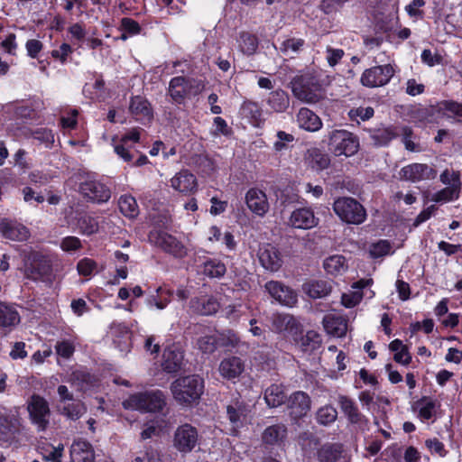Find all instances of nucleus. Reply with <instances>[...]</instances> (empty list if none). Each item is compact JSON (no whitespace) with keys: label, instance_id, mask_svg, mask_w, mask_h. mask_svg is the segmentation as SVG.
Returning <instances> with one entry per match:
<instances>
[{"label":"nucleus","instance_id":"obj_1","mask_svg":"<svg viewBox=\"0 0 462 462\" xmlns=\"http://www.w3.org/2000/svg\"><path fill=\"white\" fill-rule=\"evenodd\" d=\"M204 379L198 374L181 376L171 386L175 401L182 406L198 403L204 393Z\"/></svg>","mask_w":462,"mask_h":462},{"label":"nucleus","instance_id":"obj_2","mask_svg":"<svg viewBox=\"0 0 462 462\" xmlns=\"http://www.w3.org/2000/svg\"><path fill=\"white\" fill-rule=\"evenodd\" d=\"M290 87L293 96L302 102L316 104L323 98L319 79L311 73L296 75Z\"/></svg>","mask_w":462,"mask_h":462},{"label":"nucleus","instance_id":"obj_3","mask_svg":"<svg viewBox=\"0 0 462 462\" xmlns=\"http://www.w3.org/2000/svg\"><path fill=\"white\" fill-rule=\"evenodd\" d=\"M203 88L204 85L199 79L176 76L170 80L167 94L170 96L172 104L183 105L186 99L199 95Z\"/></svg>","mask_w":462,"mask_h":462},{"label":"nucleus","instance_id":"obj_4","mask_svg":"<svg viewBox=\"0 0 462 462\" xmlns=\"http://www.w3.org/2000/svg\"><path fill=\"white\" fill-rule=\"evenodd\" d=\"M125 409H131L144 412H157L163 410L166 405L164 393L160 391H146L137 393L124 401Z\"/></svg>","mask_w":462,"mask_h":462},{"label":"nucleus","instance_id":"obj_5","mask_svg":"<svg viewBox=\"0 0 462 462\" xmlns=\"http://www.w3.org/2000/svg\"><path fill=\"white\" fill-rule=\"evenodd\" d=\"M335 214L345 223L360 225L366 219V210L356 199L339 197L333 203Z\"/></svg>","mask_w":462,"mask_h":462},{"label":"nucleus","instance_id":"obj_6","mask_svg":"<svg viewBox=\"0 0 462 462\" xmlns=\"http://www.w3.org/2000/svg\"><path fill=\"white\" fill-rule=\"evenodd\" d=\"M26 410L31 423L38 432L45 431L49 428L51 411L48 401L43 396L32 393L26 401Z\"/></svg>","mask_w":462,"mask_h":462},{"label":"nucleus","instance_id":"obj_7","mask_svg":"<svg viewBox=\"0 0 462 462\" xmlns=\"http://www.w3.org/2000/svg\"><path fill=\"white\" fill-rule=\"evenodd\" d=\"M358 147V139L346 130H333L328 134V150L335 156H352Z\"/></svg>","mask_w":462,"mask_h":462},{"label":"nucleus","instance_id":"obj_8","mask_svg":"<svg viewBox=\"0 0 462 462\" xmlns=\"http://www.w3.org/2000/svg\"><path fill=\"white\" fill-rule=\"evenodd\" d=\"M394 72L391 64L374 66L362 73L360 82L366 88L383 87L389 83Z\"/></svg>","mask_w":462,"mask_h":462},{"label":"nucleus","instance_id":"obj_9","mask_svg":"<svg viewBox=\"0 0 462 462\" xmlns=\"http://www.w3.org/2000/svg\"><path fill=\"white\" fill-rule=\"evenodd\" d=\"M199 442V432L189 423L180 425L173 435V447L180 453L191 452Z\"/></svg>","mask_w":462,"mask_h":462},{"label":"nucleus","instance_id":"obj_10","mask_svg":"<svg viewBox=\"0 0 462 462\" xmlns=\"http://www.w3.org/2000/svg\"><path fill=\"white\" fill-rule=\"evenodd\" d=\"M437 170L425 163H411L402 167L399 172L400 179L411 182L431 180L437 177Z\"/></svg>","mask_w":462,"mask_h":462},{"label":"nucleus","instance_id":"obj_11","mask_svg":"<svg viewBox=\"0 0 462 462\" xmlns=\"http://www.w3.org/2000/svg\"><path fill=\"white\" fill-rule=\"evenodd\" d=\"M20 419L14 414H0V446L9 447L17 441L20 434Z\"/></svg>","mask_w":462,"mask_h":462},{"label":"nucleus","instance_id":"obj_12","mask_svg":"<svg viewBox=\"0 0 462 462\" xmlns=\"http://www.w3.org/2000/svg\"><path fill=\"white\" fill-rule=\"evenodd\" d=\"M338 404L350 424L357 426L361 430H368L369 420L358 409L356 403L348 396L340 395Z\"/></svg>","mask_w":462,"mask_h":462},{"label":"nucleus","instance_id":"obj_13","mask_svg":"<svg viewBox=\"0 0 462 462\" xmlns=\"http://www.w3.org/2000/svg\"><path fill=\"white\" fill-rule=\"evenodd\" d=\"M79 191L85 199L94 203H104L111 197L110 189L104 183L95 180H88L82 182Z\"/></svg>","mask_w":462,"mask_h":462},{"label":"nucleus","instance_id":"obj_14","mask_svg":"<svg viewBox=\"0 0 462 462\" xmlns=\"http://www.w3.org/2000/svg\"><path fill=\"white\" fill-rule=\"evenodd\" d=\"M286 405L290 416L298 420L305 417L310 411L311 400L307 393L296 391L287 398Z\"/></svg>","mask_w":462,"mask_h":462},{"label":"nucleus","instance_id":"obj_15","mask_svg":"<svg viewBox=\"0 0 462 462\" xmlns=\"http://www.w3.org/2000/svg\"><path fill=\"white\" fill-rule=\"evenodd\" d=\"M149 242L161 247L174 256H181L183 250L182 245L171 235L160 230L152 229L148 235Z\"/></svg>","mask_w":462,"mask_h":462},{"label":"nucleus","instance_id":"obj_16","mask_svg":"<svg viewBox=\"0 0 462 462\" xmlns=\"http://www.w3.org/2000/svg\"><path fill=\"white\" fill-rule=\"evenodd\" d=\"M247 415L246 405L244 402L236 401L226 406V418L230 423V433L237 436L239 430L244 427Z\"/></svg>","mask_w":462,"mask_h":462},{"label":"nucleus","instance_id":"obj_17","mask_svg":"<svg viewBox=\"0 0 462 462\" xmlns=\"http://www.w3.org/2000/svg\"><path fill=\"white\" fill-rule=\"evenodd\" d=\"M139 140L140 131L137 128H134L121 137L120 143L114 146V151L122 160L130 163L139 152L132 146H129L128 143H138Z\"/></svg>","mask_w":462,"mask_h":462},{"label":"nucleus","instance_id":"obj_18","mask_svg":"<svg viewBox=\"0 0 462 462\" xmlns=\"http://www.w3.org/2000/svg\"><path fill=\"white\" fill-rule=\"evenodd\" d=\"M51 262H24V273L33 281L51 282L53 270Z\"/></svg>","mask_w":462,"mask_h":462},{"label":"nucleus","instance_id":"obj_19","mask_svg":"<svg viewBox=\"0 0 462 462\" xmlns=\"http://www.w3.org/2000/svg\"><path fill=\"white\" fill-rule=\"evenodd\" d=\"M440 406L439 402L431 396L423 395L411 403V411L417 412L421 421L431 420L436 413L437 408Z\"/></svg>","mask_w":462,"mask_h":462},{"label":"nucleus","instance_id":"obj_20","mask_svg":"<svg viewBox=\"0 0 462 462\" xmlns=\"http://www.w3.org/2000/svg\"><path fill=\"white\" fill-rule=\"evenodd\" d=\"M0 232L5 238L14 241H24L30 236V232L25 226L7 218L1 220Z\"/></svg>","mask_w":462,"mask_h":462},{"label":"nucleus","instance_id":"obj_21","mask_svg":"<svg viewBox=\"0 0 462 462\" xmlns=\"http://www.w3.org/2000/svg\"><path fill=\"white\" fill-rule=\"evenodd\" d=\"M221 376L228 381L237 379L245 371V362L238 356L225 357L219 365Z\"/></svg>","mask_w":462,"mask_h":462},{"label":"nucleus","instance_id":"obj_22","mask_svg":"<svg viewBox=\"0 0 462 462\" xmlns=\"http://www.w3.org/2000/svg\"><path fill=\"white\" fill-rule=\"evenodd\" d=\"M70 458L72 462H95L93 446L86 439L74 440L70 447Z\"/></svg>","mask_w":462,"mask_h":462},{"label":"nucleus","instance_id":"obj_23","mask_svg":"<svg viewBox=\"0 0 462 462\" xmlns=\"http://www.w3.org/2000/svg\"><path fill=\"white\" fill-rule=\"evenodd\" d=\"M220 305L217 300L213 296H200L192 298L189 301V309L192 312L202 315L209 316L217 312Z\"/></svg>","mask_w":462,"mask_h":462},{"label":"nucleus","instance_id":"obj_24","mask_svg":"<svg viewBox=\"0 0 462 462\" xmlns=\"http://www.w3.org/2000/svg\"><path fill=\"white\" fill-rule=\"evenodd\" d=\"M129 110L137 121L151 122L153 111L150 102L143 97L134 96L131 98Z\"/></svg>","mask_w":462,"mask_h":462},{"label":"nucleus","instance_id":"obj_25","mask_svg":"<svg viewBox=\"0 0 462 462\" xmlns=\"http://www.w3.org/2000/svg\"><path fill=\"white\" fill-rule=\"evenodd\" d=\"M289 223L295 228L310 229L317 226L318 219L315 217L312 209L300 208L291 212Z\"/></svg>","mask_w":462,"mask_h":462},{"label":"nucleus","instance_id":"obj_26","mask_svg":"<svg viewBox=\"0 0 462 462\" xmlns=\"http://www.w3.org/2000/svg\"><path fill=\"white\" fill-rule=\"evenodd\" d=\"M248 208L257 216L263 217L269 209L266 194L257 189H250L245 195Z\"/></svg>","mask_w":462,"mask_h":462},{"label":"nucleus","instance_id":"obj_27","mask_svg":"<svg viewBox=\"0 0 462 462\" xmlns=\"http://www.w3.org/2000/svg\"><path fill=\"white\" fill-rule=\"evenodd\" d=\"M171 186L181 193H193L197 190L198 183L194 174L188 170L176 173L171 180Z\"/></svg>","mask_w":462,"mask_h":462},{"label":"nucleus","instance_id":"obj_28","mask_svg":"<svg viewBox=\"0 0 462 462\" xmlns=\"http://www.w3.org/2000/svg\"><path fill=\"white\" fill-rule=\"evenodd\" d=\"M461 189V181L458 172H452V183L434 193L431 200L437 203L449 202L457 199Z\"/></svg>","mask_w":462,"mask_h":462},{"label":"nucleus","instance_id":"obj_29","mask_svg":"<svg viewBox=\"0 0 462 462\" xmlns=\"http://www.w3.org/2000/svg\"><path fill=\"white\" fill-rule=\"evenodd\" d=\"M183 353L172 346H168L162 354V367L167 374L177 373L180 370L183 361Z\"/></svg>","mask_w":462,"mask_h":462},{"label":"nucleus","instance_id":"obj_30","mask_svg":"<svg viewBox=\"0 0 462 462\" xmlns=\"http://www.w3.org/2000/svg\"><path fill=\"white\" fill-rule=\"evenodd\" d=\"M342 444L326 443L317 451L319 462H346Z\"/></svg>","mask_w":462,"mask_h":462},{"label":"nucleus","instance_id":"obj_31","mask_svg":"<svg viewBox=\"0 0 462 462\" xmlns=\"http://www.w3.org/2000/svg\"><path fill=\"white\" fill-rule=\"evenodd\" d=\"M296 117L299 127L308 132H316L322 127L319 116L307 107H301Z\"/></svg>","mask_w":462,"mask_h":462},{"label":"nucleus","instance_id":"obj_32","mask_svg":"<svg viewBox=\"0 0 462 462\" xmlns=\"http://www.w3.org/2000/svg\"><path fill=\"white\" fill-rule=\"evenodd\" d=\"M287 437V427L282 423L268 426L262 434L263 443L280 446Z\"/></svg>","mask_w":462,"mask_h":462},{"label":"nucleus","instance_id":"obj_33","mask_svg":"<svg viewBox=\"0 0 462 462\" xmlns=\"http://www.w3.org/2000/svg\"><path fill=\"white\" fill-rule=\"evenodd\" d=\"M265 102L272 111L283 113L290 106V97L283 89L277 88L268 94Z\"/></svg>","mask_w":462,"mask_h":462},{"label":"nucleus","instance_id":"obj_34","mask_svg":"<svg viewBox=\"0 0 462 462\" xmlns=\"http://www.w3.org/2000/svg\"><path fill=\"white\" fill-rule=\"evenodd\" d=\"M322 344L321 336L315 330H308L297 341L299 349L306 355H311L318 350Z\"/></svg>","mask_w":462,"mask_h":462},{"label":"nucleus","instance_id":"obj_35","mask_svg":"<svg viewBox=\"0 0 462 462\" xmlns=\"http://www.w3.org/2000/svg\"><path fill=\"white\" fill-rule=\"evenodd\" d=\"M287 395L282 384L273 383L264 391V400L271 408H277L287 402Z\"/></svg>","mask_w":462,"mask_h":462},{"label":"nucleus","instance_id":"obj_36","mask_svg":"<svg viewBox=\"0 0 462 462\" xmlns=\"http://www.w3.org/2000/svg\"><path fill=\"white\" fill-rule=\"evenodd\" d=\"M269 293L278 301L290 305L296 301V295L290 293L287 287L279 282L271 281L265 285Z\"/></svg>","mask_w":462,"mask_h":462},{"label":"nucleus","instance_id":"obj_37","mask_svg":"<svg viewBox=\"0 0 462 462\" xmlns=\"http://www.w3.org/2000/svg\"><path fill=\"white\" fill-rule=\"evenodd\" d=\"M20 319V315L14 307L0 301V328L12 329Z\"/></svg>","mask_w":462,"mask_h":462},{"label":"nucleus","instance_id":"obj_38","mask_svg":"<svg viewBox=\"0 0 462 462\" xmlns=\"http://www.w3.org/2000/svg\"><path fill=\"white\" fill-rule=\"evenodd\" d=\"M306 294L312 299H320L330 294L332 287L326 281H311L303 285Z\"/></svg>","mask_w":462,"mask_h":462},{"label":"nucleus","instance_id":"obj_39","mask_svg":"<svg viewBox=\"0 0 462 462\" xmlns=\"http://www.w3.org/2000/svg\"><path fill=\"white\" fill-rule=\"evenodd\" d=\"M37 450L46 461L61 462L64 447L62 444L54 447L49 442H42L38 445Z\"/></svg>","mask_w":462,"mask_h":462},{"label":"nucleus","instance_id":"obj_40","mask_svg":"<svg viewBox=\"0 0 462 462\" xmlns=\"http://www.w3.org/2000/svg\"><path fill=\"white\" fill-rule=\"evenodd\" d=\"M323 326L326 331L336 337H343L346 334V323L341 317L327 315L323 319Z\"/></svg>","mask_w":462,"mask_h":462},{"label":"nucleus","instance_id":"obj_41","mask_svg":"<svg viewBox=\"0 0 462 462\" xmlns=\"http://www.w3.org/2000/svg\"><path fill=\"white\" fill-rule=\"evenodd\" d=\"M118 207L121 213L129 218H134L139 214L136 199L131 195L121 196L118 200Z\"/></svg>","mask_w":462,"mask_h":462},{"label":"nucleus","instance_id":"obj_42","mask_svg":"<svg viewBox=\"0 0 462 462\" xmlns=\"http://www.w3.org/2000/svg\"><path fill=\"white\" fill-rule=\"evenodd\" d=\"M394 252L393 244L385 239H381L370 245L369 253L373 258L384 257Z\"/></svg>","mask_w":462,"mask_h":462},{"label":"nucleus","instance_id":"obj_43","mask_svg":"<svg viewBox=\"0 0 462 462\" xmlns=\"http://www.w3.org/2000/svg\"><path fill=\"white\" fill-rule=\"evenodd\" d=\"M305 45V41L300 38H290L282 42L279 50L284 55L298 54Z\"/></svg>","mask_w":462,"mask_h":462},{"label":"nucleus","instance_id":"obj_44","mask_svg":"<svg viewBox=\"0 0 462 462\" xmlns=\"http://www.w3.org/2000/svg\"><path fill=\"white\" fill-rule=\"evenodd\" d=\"M337 418V411L332 405L320 407L316 413V420L320 425H329Z\"/></svg>","mask_w":462,"mask_h":462},{"label":"nucleus","instance_id":"obj_45","mask_svg":"<svg viewBox=\"0 0 462 462\" xmlns=\"http://www.w3.org/2000/svg\"><path fill=\"white\" fill-rule=\"evenodd\" d=\"M397 134L390 128L377 129L371 134V139L375 146H386Z\"/></svg>","mask_w":462,"mask_h":462},{"label":"nucleus","instance_id":"obj_46","mask_svg":"<svg viewBox=\"0 0 462 462\" xmlns=\"http://www.w3.org/2000/svg\"><path fill=\"white\" fill-rule=\"evenodd\" d=\"M240 48L243 53L248 56L254 54L258 49L257 37L249 32H242L240 35Z\"/></svg>","mask_w":462,"mask_h":462},{"label":"nucleus","instance_id":"obj_47","mask_svg":"<svg viewBox=\"0 0 462 462\" xmlns=\"http://www.w3.org/2000/svg\"><path fill=\"white\" fill-rule=\"evenodd\" d=\"M273 325L279 330L292 332L298 328L297 320L289 314H278L273 318Z\"/></svg>","mask_w":462,"mask_h":462},{"label":"nucleus","instance_id":"obj_48","mask_svg":"<svg viewBox=\"0 0 462 462\" xmlns=\"http://www.w3.org/2000/svg\"><path fill=\"white\" fill-rule=\"evenodd\" d=\"M98 221L91 216H83L78 220V227L83 235L90 236L98 231Z\"/></svg>","mask_w":462,"mask_h":462},{"label":"nucleus","instance_id":"obj_49","mask_svg":"<svg viewBox=\"0 0 462 462\" xmlns=\"http://www.w3.org/2000/svg\"><path fill=\"white\" fill-rule=\"evenodd\" d=\"M374 110L372 106H359L352 108L348 111L347 115L352 122L360 124L361 121H367L374 116Z\"/></svg>","mask_w":462,"mask_h":462},{"label":"nucleus","instance_id":"obj_50","mask_svg":"<svg viewBox=\"0 0 462 462\" xmlns=\"http://www.w3.org/2000/svg\"><path fill=\"white\" fill-rule=\"evenodd\" d=\"M240 114L245 118L257 121L262 116V110L256 102L245 101L240 107Z\"/></svg>","mask_w":462,"mask_h":462},{"label":"nucleus","instance_id":"obj_51","mask_svg":"<svg viewBox=\"0 0 462 462\" xmlns=\"http://www.w3.org/2000/svg\"><path fill=\"white\" fill-rule=\"evenodd\" d=\"M31 135L47 149H51L53 146L54 134L51 129L37 128L32 132Z\"/></svg>","mask_w":462,"mask_h":462},{"label":"nucleus","instance_id":"obj_52","mask_svg":"<svg viewBox=\"0 0 462 462\" xmlns=\"http://www.w3.org/2000/svg\"><path fill=\"white\" fill-rule=\"evenodd\" d=\"M157 296L152 297V300L157 309L163 310L171 301L173 296V291L166 286H161L156 290Z\"/></svg>","mask_w":462,"mask_h":462},{"label":"nucleus","instance_id":"obj_53","mask_svg":"<svg viewBox=\"0 0 462 462\" xmlns=\"http://www.w3.org/2000/svg\"><path fill=\"white\" fill-rule=\"evenodd\" d=\"M203 272L211 278H220L226 272L224 262H203Z\"/></svg>","mask_w":462,"mask_h":462},{"label":"nucleus","instance_id":"obj_54","mask_svg":"<svg viewBox=\"0 0 462 462\" xmlns=\"http://www.w3.org/2000/svg\"><path fill=\"white\" fill-rule=\"evenodd\" d=\"M258 260H279L280 253L272 244H263L257 251Z\"/></svg>","mask_w":462,"mask_h":462},{"label":"nucleus","instance_id":"obj_55","mask_svg":"<svg viewBox=\"0 0 462 462\" xmlns=\"http://www.w3.org/2000/svg\"><path fill=\"white\" fill-rule=\"evenodd\" d=\"M120 29L127 32L130 36L140 34L142 32V27L139 23L129 17L121 19Z\"/></svg>","mask_w":462,"mask_h":462},{"label":"nucleus","instance_id":"obj_56","mask_svg":"<svg viewBox=\"0 0 462 462\" xmlns=\"http://www.w3.org/2000/svg\"><path fill=\"white\" fill-rule=\"evenodd\" d=\"M276 136L277 141L273 143V148L276 152H282L288 149L289 143L294 141V136L284 131H278Z\"/></svg>","mask_w":462,"mask_h":462},{"label":"nucleus","instance_id":"obj_57","mask_svg":"<svg viewBox=\"0 0 462 462\" xmlns=\"http://www.w3.org/2000/svg\"><path fill=\"white\" fill-rule=\"evenodd\" d=\"M55 350L58 356L68 359L73 356L75 346L71 341L64 339L57 342Z\"/></svg>","mask_w":462,"mask_h":462},{"label":"nucleus","instance_id":"obj_58","mask_svg":"<svg viewBox=\"0 0 462 462\" xmlns=\"http://www.w3.org/2000/svg\"><path fill=\"white\" fill-rule=\"evenodd\" d=\"M199 348L206 354H211L217 348V338L215 336H204L198 340Z\"/></svg>","mask_w":462,"mask_h":462},{"label":"nucleus","instance_id":"obj_59","mask_svg":"<svg viewBox=\"0 0 462 462\" xmlns=\"http://www.w3.org/2000/svg\"><path fill=\"white\" fill-rule=\"evenodd\" d=\"M62 413L71 420H77L83 413V404L80 402L69 403L63 407Z\"/></svg>","mask_w":462,"mask_h":462},{"label":"nucleus","instance_id":"obj_60","mask_svg":"<svg viewBox=\"0 0 462 462\" xmlns=\"http://www.w3.org/2000/svg\"><path fill=\"white\" fill-rule=\"evenodd\" d=\"M348 0H322L320 3L321 10L326 14H332L344 6Z\"/></svg>","mask_w":462,"mask_h":462},{"label":"nucleus","instance_id":"obj_61","mask_svg":"<svg viewBox=\"0 0 462 462\" xmlns=\"http://www.w3.org/2000/svg\"><path fill=\"white\" fill-rule=\"evenodd\" d=\"M327 55L326 59L328 60V63L329 66L334 67L336 66L340 60L343 58L345 52L342 49H334L330 46L327 47Z\"/></svg>","mask_w":462,"mask_h":462},{"label":"nucleus","instance_id":"obj_62","mask_svg":"<svg viewBox=\"0 0 462 462\" xmlns=\"http://www.w3.org/2000/svg\"><path fill=\"white\" fill-rule=\"evenodd\" d=\"M60 247L63 251L74 252L81 247V242L76 236H67L62 239Z\"/></svg>","mask_w":462,"mask_h":462},{"label":"nucleus","instance_id":"obj_63","mask_svg":"<svg viewBox=\"0 0 462 462\" xmlns=\"http://www.w3.org/2000/svg\"><path fill=\"white\" fill-rule=\"evenodd\" d=\"M425 445L430 451L439 455L440 457H445L447 455L444 444L437 438L427 439L425 441Z\"/></svg>","mask_w":462,"mask_h":462},{"label":"nucleus","instance_id":"obj_64","mask_svg":"<svg viewBox=\"0 0 462 462\" xmlns=\"http://www.w3.org/2000/svg\"><path fill=\"white\" fill-rule=\"evenodd\" d=\"M72 52V48L68 43H62L58 50L51 51V56L64 63L69 54Z\"/></svg>","mask_w":462,"mask_h":462}]
</instances>
